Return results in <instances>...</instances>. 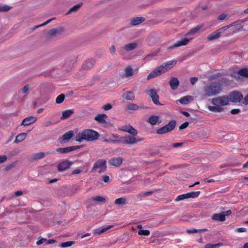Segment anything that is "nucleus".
<instances>
[{
	"label": "nucleus",
	"mask_w": 248,
	"mask_h": 248,
	"mask_svg": "<svg viewBox=\"0 0 248 248\" xmlns=\"http://www.w3.org/2000/svg\"><path fill=\"white\" fill-rule=\"evenodd\" d=\"M176 63V61L174 60L168 61L163 63L162 65L156 67L153 71H152L147 76V79L148 80H150L161 75L168 70L171 69L172 68V65L175 64Z\"/></svg>",
	"instance_id": "f257e3e1"
},
{
	"label": "nucleus",
	"mask_w": 248,
	"mask_h": 248,
	"mask_svg": "<svg viewBox=\"0 0 248 248\" xmlns=\"http://www.w3.org/2000/svg\"><path fill=\"white\" fill-rule=\"evenodd\" d=\"M222 89V85L220 82H212L207 84L203 87V92L205 96L211 97L219 94Z\"/></svg>",
	"instance_id": "f03ea898"
},
{
	"label": "nucleus",
	"mask_w": 248,
	"mask_h": 248,
	"mask_svg": "<svg viewBox=\"0 0 248 248\" xmlns=\"http://www.w3.org/2000/svg\"><path fill=\"white\" fill-rule=\"evenodd\" d=\"M229 101V97L227 96L214 98L212 100V103L214 106H209L208 109L213 112H221L223 110V108L221 106L228 105Z\"/></svg>",
	"instance_id": "7ed1b4c3"
},
{
	"label": "nucleus",
	"mask_w": 248,
	"mask_h": 248,
	"mask_svg": "<svg viewBox=\"0 0 248 248\" xmlns=\"http://www.w3.org/2000/svg\"><path fill=\"white\" fill-rule=\"evenodd\" d=\"M99 133L93 130L86 129L77 134L76 138L77 141L81 142L83 140L93 141L99 138Z\"/></svg>",
	"instance_id": "20e7f679"
},
{
	"label": "nucleus",
	"mask_w": 248,
	"mask_h": 248,
	"mask_svg": "<svg viewBox=\"0 0 248 248\" xmlns=\"http://www.w3.org/2000/svg\"><path fill=\"white\" fill-rule=\"evenodd\" d=\"M64 32L65 29L63 27L53 28L48 31L46 37L47 40H51L54 37L62 35Z\"/></svg>",
	"instance_id": "39448f33"
},
{
	"label": "nucleus",
	"mask_w": 248,
	"mask_h": 248,
	"mask_svg": "<svg viewBox=\"0 0 248 248\" xmlns=\"http://www.w3.org/2000/svg\"><path fill=\"white\" fill-rule=\"evenodd\" d=\"M176 122L175 120H171L165 126L158 128L156 130V133L159 135L165 134L171 131L175 127Z\"/></svg>",
	"instance_id": "423d86ee"
},
{
	"label": "nucleus",
	"mask_w": 248,
	"mask_h": 248,
	"mask_svg": "<svg viewBox=\"0 0 248 248\" xmlns=\"http://www.w3.org/2000/svg\"><path fill=\"white\" fill-rule=\"evenodd\" d=\"M97 169H99L98 172L101 173L105 172L107 169V162L104 159H99L93 164L92 171L94 172Z\"/></svg>",
	"instance_id": "0eeeda50"
},
{
	"label": "nucleus",
	"mask_w": 248,
	"mask_h": 248,
	"mask_svg": "<svg viewBox=\"0 0 248 248\" xmlns=\"http://www.w3.org/2000/svg\"><path fill=\"white\" fill-rule=\"evenodd\" d=\"M119 143H122L124 144H134L137 142H140L142 140L141 139H136L134 137H131L129 135L124 136L121 138L119 140Z\"/></svg>",
	"instance_id": "6e6552de"
},
{
	"label": "nucleus",
	"mask_w": 248,
	"mask_h": 248,
	"mask_svg": "<svg viewBox=\"0 0 248 248\" xmlns=\"http://www.w3.org/2000/svg\"><path fill=\"white\" fill-rule=\"evenodd\" d=\"M138 43L133 42L125 45L124 46L120 48L119 52L121 55H124L125 51H130L135 49L138 46Z\"/></svg>",
	"instance_id": "1a4fd4ad"
},
{
	"label": "nucleus",
	"mask_w": 248,
	"mask_h": 248,
	"mask_svg": "<svg viewBox=\"0 0 248 248\" xmlns=\"http://www.w3.org/2000/svg\"><path fill=\"white\" fill-rule=\"evenodd\" d=\"M242 94L239 92H232L229 94V99L232 102L239 103L243 99Z\"/></svg>",
	"instance_id": "9d476101"
},
{
	"label": "nucleus",
	"mask_w": 248,
	"mask_h": 248,
	"mask_svg": "<svg viewBox=\"0 0 248 248\" xmlns=\"http://www.w3.org/2000/svg\"><path fill=\"white\" fill-rule=\"evenodd\" d=\"M231 76L235 78L237 80H238L240 79V77L248 78V69H241L237 72H233L231 74Z\"/></svg>",
	"instance_id": "9b49d317"
},
{
	"label": "nucleus",
	"mask_w": 248,
	"mask_h": 248,
	"mask_svg": "<svg viewBox=\"0 0 248 248\" xmlns=\"http://www.w3.org/2000/svg\"><path fill=\"white\" fill-rule=\"evenodd\" d=\"M148 94L152 98L153 102L156 105L161 106L159 102V96L157 94L156 91L155 89H152L147 91Z\"/></svg>",
	"instance_id": "f8f14e48"
},
{
	"label": "nucleus",
	"mask_w": 248,
	"mask_h": 248,
	"mask_svg": "<svg viewBox=\"0 0 248 248\" xmlns=\"http://www.w3.org/2000/svg\"><path fill=\"white\" fill-rule=\"evenodd\" d=\"M190 40V39L185 38L181 40L178 41L177 42L173 44L172 46H169L167 48V50L168 51H171L176 47H180L183 46H186L189 43Z\"/></svg>",
	"instance_id": "ddd939ff"
},
{
	"label": "nucleus",
	"mask_w": 248,
	"mask_h": 248,
	"mask_svg": "<svg viewBox=\"0 0 248 248\" xmlns=\"http://www.w3.org/2000/svg\"><path fill=\"white\" fill-rule=\"evenodd\" d=\"M74 136V132L72 130L69 131L64 133L62 137L59 138V141L62 144L63 142H67Z\"/></svg>",
	"instance_id": "4468645a"
},
{
	"label": "nucleus",
	"mask_w": 248,
	"mask_h": 248,
	"mask_svg": "<svg viewBox=\"0 0 248 248\" xmlns=\"http://www.w3.org/2000/svg\"><path fill=\"white\" fill-rule=\"evenodd\" d=\"M79 148V146H72L64 148H58L56 151L59 154H66Z\"/></svg>",
	"instance_id": "2eb2a0df"
},
{
	"label": "nucleus",
	"mask_w": 248,
	"mask_h": 248,
	"mask_svg": "<svg viewBox=\"0 0 248 248\" xmlns=\"http://www.w3.org/2000/svg\"><path fill=\"white\" fill-rule=\"evenodd\" d=\"M72 165V162L69 160H65L60 163L58 166V170L59 171H63L68 169Z\"/></svg>",
	"instance_id": "dca6fc26"
},
{
	"label": "nucleus",
	"mask_w": 248,
	"mask_h": 248,
	"mask_svg": "<svg viewBox=\"0 0 248 248\" xmlns=\"http://www.w3.org/2000/svg\"><path fill=\"white\" fill-rule=\"evenodd\" d=\"M121 130L126 132L132 135L133 136H136L138 134L137 130L135 129L133 126L130 125H126L124 126L121 128Z\"/></svg>",
	"instance_id": "f3484780"
},
{
	"label": "nucleus",
	"mask_w": 248,
	"mask_h": 248,
	"mask_svg": "<svg viewBox=\"0 0 248 248\" xmlns=\"http://www.w3.org/2000/svg\"><path fill=\"white\" fill-rule=\"evenodd\" d=\"M123 160V158L120 157H113L108 160V163L111 166L118 167L122 164Z\"/></svg>",
	"instance_id": "a211bd4d"
},
{
	"label": "nucleus",
	"mask_w": 248,
	"mask_h": 248,
	"mask_svg": "<svg viewBox=\"0 0 248 248\" xmlns=\"http://www.w3.org/2000/svg\"><path fill=\"white\" fill-rule=\"evenodd\" d=\"M37 118L33 116H29L24 119L21 123V125H29L37 121Z\"/></svg>",
	"instance_id": "6ab92c4d"
},
{
	"label": "nucleus",
	"mask_w": 248,
	"mask_h": 248,
	"mask_svg": "<svg viewBox=\"0 0 248 248\" xmlns=\"http://www.w3.org/2000/svg\"><path fill=\"white\" fill-rule=\"evenodd\" d=\"M220 36V32L217 30L209 34L206 38V40L208 41H211L219 38Z\"/></svg>",
	"instance_id": "aec40b11"
},
{
	"label": "nucleus",
	"mask_w": 248,
	"mask_h": 248,
	"mask_svg": "<svg viewBox=\"0 0 248 248\" xmlns=\"http://www.w3.org/2000/svg\"><path fill=\"white\" fill-rule=\"evenodd\" d=\"M169 84L172 90H175L179 86V81L177 78L173 77L170 78Z\"/></svg>",
	"instance_id": "412c9836"
},
{
	"label": "nucleus",
	"mask_w": 248,
	"mask_h": 248,
	"mask_svg": "<svg viewBox=\"0 0 248 248\" xmlns=\"http://www.w3.org/2000/svg\"><path fill=\"white\" fill-rule=\"evenodd\" d=\"M145 20L143 17H136L131 19L130 24L132 26H134L140 24Z\"/></svg>",
	"instance_id": "4be33fe9"
},
{
	"label": "nucleus",
	"mask_w": 248,
	"mask_h": 248,
	"mask_svg": "<svg viewBox=\"0 0 248 248\" xmlns=\"http://www.w3.org/2000/svg\"><path fill=\"white\" fill-rule=\"evenodd\" d=\"M53 152H47L46 153H45L44 152H39V153H36L33 154L31 155V158L32 160H38L41 158H44L46 154V155H49L50 154H52Z\"/></svg>",
	"instance_id": "5701e85b"
},
{
	"label": "nucleus",
	"mask_w": 248,
	"mask_h": 248,
	"mask_svg": "<svg viewBox=\"0 0 248 248\" xmlns=\"http://www.w3.org/2000/svg\"><path fill=\"white\" fill-rule=\"evenodd\" d=\"M124 71V73L123 75V77L130 78L133 77L134 75L133 69L129 66L126 67Z\"/></svg>",
	"instance_id": "b1692460"
},
{
	"label": "nucleus",
	"mask_w": 248,
	"mask_h": 248,
	"mask_svg": "<svg viewBox=\"0 0 248 248\" xmlns=\"http://www.w3.org/2000/svg\"><path fill=\"white\" fill-rule=\"evenodd\" d=\"M122 97L127 100L133 101L135 99V96L133 92L127 91L123 93Z\"/></svg>",
	"instance_id": "393cba45"
},
{
	"label": "nucleus",
	"mask_w": 248,
	"mask_h": 248,
	"mask_svg": "<svg viewBox=\"0 0 248 248\" xmlns=\"http://www.w3.org/2000/svg\"><path fill=\"white\" fill-rule=\"evenodd\" d=\"M211 218L213 220L224 221L225 220V217L222 212L219 214H214L212 216Z\"/></svg>",
	"instance_id": "a878e982"
},
{
	"label": "nucleus",
	"mask_w": 248,
	"mask_h": 248,
	"mask_svg": "<svg viewBox=\"0 0 248 248\" xmlns=\"http://www.w3.org/2000/svg\"><path fill=\"white\" fill-rule=\"evenodd\" d=\"M108 117L107 115L105 114H101L97 115L95 117L94 119L100 124L106 123L105 118Z\"/></svg>",
	"instance_id": "bb28decb"
},
{
	"label": "nucleus",
	"mask_w": 248,
	"mask_h": 248,
	"mask_svg": "<svg viewBox=\"0 0 248 248\" xmlns=\"http://www.w3.org/2000/svg\"><path fill=\"white\" fill-rule=\"evenodd\" d=\"M112 226L109 225L107 226H102L101 227H99L97 229H96L94 230V232L95 233L100 234L101 233H102L106 232V231L109 230L110 229Z\"/></svg>",
	"instance_id": "cd10ccee"
},
{
	"label": "nucleus",
	"mask_w": 248,
	"mask_h": 248,
	"mask_svg": "<svg viewBox=\"0 0 248 248\" xmlns=\"http://www.w3.org/2000/svg\"><path fill=\"white\" fill-rule=\"evenodd\" d=\"M193 100V97L190 95H187L181 98L179 102L183 105H186Z\"/></svg>",
	"instance_id": "c85d7f7f"
},
{
	"label": "nucleus",
	"mask_w": 248,
	"mask_h": 248,
	"mask_svg": "<svg viewBox=\"0 0 248 248\" xmlns=\"http://www.w3.org/2000/svg\"><path fill=\"white\" fill-rule=\"evenodd\" d=\"M74 113L73 109H67L64 110L62 113V116L61 117L62 120L65 119L68 117H69L72 114Z\"/></svg>",
	"instance_id": "c756f323"
},
{
	"label": "nucleus",
	"mask_w": 248,
	"mask_h": 248,
	"mask_svg": "<svg viewBox=\"0 0 248 248\" xmlns=\"http://www.w3.org/2000/svg\"><path fill=\"white\" fill-rule=\"evenodd\" d=\"M114 203L122 206L125 205L127 203L126 199L125 197L119 198L115 200Z\"/></svg>",
	"instance_id": "7c9ffc66"
},
{
	"label": "nucleus",
	"mask_w": 248,
	"mask_h": 248,
	"mask_svg": "<svg viewBox=\"0 0 248 248\" xmlns=\"http://www.w3.org/2000/svg\"><path fill=\"white\" fill-rule=\"evenodd\" d=\"M159 120V117L156 115H151L148 118V122L152 125H155Z\"/></svg>",
	"instance_id": "2f4dec72"
},
{
	"label": "nucleus",
	"mask_w": 248,
	"mask_h": 248,
	"mask_svg": "<svg viewBox=\"0 0 248 248\" xmlns=\"http://www.w3.org/2000/svg\"><path fill=\"white\" fill-rule=\"evenodd\" d=\"M202 25H198L196 27H194L191 30H190L186 34V35H189L191 34H193L197 33L199 31H200L202 28Z\"/></svg>",
	"instance_id": "473e14b6"
},
{
	"label": "nucleus",
	"mask_w": 248,
	"mask_h": 248,
	"mask_svg": "<svg viewBox=\"0 0 248 248\" xmlns=\"http://www.w3.org/2000/svg\"><path fill=\"white\" fill-rule=\"evenodd\" d=\"M27 133H22L18 134L15 140V143H19L24 140L27 136Z\"/></svg>",
	"instance_id": "72a5a7b5"
},
{
	"label": "nucleus",
	"mask_w": 248,
	"mask_h": 248,
	"mask_svg": "<svg viewBox=\"0 0 248 248\" xmlns=\"http://www.w3.org/2000/svg\"><path fill=\"white\" fill-rule=\"evenodd\" d=\"M82 3L74 5L72 8H71L67 12L66 14H70L72 13H75L78 11V10L81 7Z\"/></svg>",
	"instance_id": "f704fd0d"
},
{
	"label": "nucleus",
	"mask_w": 248,
	"mask_h": 248,
	"mask_svg": "<svg viewBox=\"0 0 248 248\" xmlns=\"http://www.w3.org/2000/svg\"><path fill=\"white\" fill-rule=\"evenodd\" d=\"M140 108V107L136 104L131 103L128 105L126 107V110H137Z\"/></svg>",
	"instance_id": "c9c22d12"
},
{
	"label": "nucleus",
	"mask_w": 248,
	"mask_h": 248,
	"mask_svg": "<svg viewBox=\"0 0 248 248\" xmlns=\"http://www.w3.org/2000/svg\"><path fill=\"white\" fill-rule=\"evenodd\" d=\"M94 61L92 60L87 61L83 65V67L85 69H90L94 65Z\"/></svg>",
	"instance_id": "e433bc0d"
},
{
	"label": "nucleus",
	"mask_w": 248,
	"mask_h": 248,
	"mask_svg": "<svg viewBox=\"0 0 248 248\" xmlns=\"http://www.w3.org/2000/svg\"><path fill=\"white\" fill-rule=\"evenodd\" d=\"M91 200L96 202H106V199L104 197L101 196L93 197Z\"/></svg>",
	"instance_id": "4c0bfd02"
},
{
	"label": "nucleus",
	"mask_w": 248,
	"mask_h": 248,
	"mask_svg": "<svg viewBox=\"0 0 248 248\" xmlns=\"http://www.w3.org/2000/svg\"><path fill=\"white\" fill-rule=\"evenodd\" d=\"M200 191H192L187 193L188 199L189 198H196L200 195Z\"/></svg>",
	"instance_id": "58836bf2"
},
{
	"label": "nucleus",
	"mask_w": 248,
	"mask_h": 248,
	"mask_svg": "<svg viewBox=\"0 0 248 248\" xmlns=\"http://www.w3.org/2000/svg\"><path fill=\"white\" fill-rule=\"evenodd\" d=\"M12 7L0 3V12H6L9 11Z\"/></svg>",
	"instance_id": "ea45409f"
},
{
	"label": "nucleus",
	"mask_w": 248,
	"mask_h": 248,
	"mask_svg": "<svg viewBox=\"0 0 248 248\" xmlns=\"http://www.w3.org/2000/svg\"><path fill=\"white\" fill-rule=\"evenodd\" d=\"M65 98V95L64 94H61L58 95L56 99V103L57 104L62 103Z\"/></svg>",
	"instance_id": "a19ab883"
},
{
	"label": "nucleus",
	"mask_w": 248,
	"mask_h": 248,
	"mask_svg": "<svg viewBox=\"0 0 248 248\" xmlns=\"http://www.w3.org/2000/svg\"><path fill=\"white\" fill-rule=\"evenodd\" d=\"M188 199L187 193L180 195L178 196L175 199V202H178L180 201L184 200L185 199Z\"/></svg>",
	"instance_id": "79ce46f5"
},
{
	"label": "nucleus",
	"mask_w": 248,
	"mask_h": 248,
	"mask_svg": "<svg viewBox=\"0 0 248 248\" xmlns=\"http://www.w3.org/2000/svg\"><path fill=\"white\" fill-rule=\"evenodd\" d=\"M55 19V17H53V18H51L48 20H47L44 23H43V24H41V25H39L38 26H35L33 27V30H35V29H37L38 28L40 27H43V26H44L46 25H47V24H48L49 23H50L51 21L54 20Z\"/></svg>",
	"instance_id": "37998d69"
},
{
	"label": "nucleus",
	"mask_w": 248,
	"mask_h": 248,
	"mask_svg": "<svg viewBox=\"0 0 248 248\" xmlns=\"http://www.w3.org/2000/svg\"><path fill=\"white\" fill-rule=\"evenodd\" d=\"M138 234L140 235L148 236L150 234V231L148 230H140Z\"/></svg>",
	"instance_id": "c03bdc74"
},
{
	"label": "nucleus",
	"mask_w": 248,
	"mask_h": 248,
	"mask_svg": "<svg viewBox=\"0 0 248 248\" xmlns=\"http://www.w3.org/2000/svg\"><path fill=\"white\" fill-rule=\"evenodd\" d=\"M233 26H235V23H232L229 25H227V26H224L223 27H222L220 29H218V30L220 32V34H221V33L224 31H225V30H226L227 29H229V28Z\"/></svg>",
	"instance_id": "a18cd8bd"
},
{
	"label": "nucleus",
	"mask_w": 248,
	"mask_h": 248,
	"mask_svg": "<svg viewBox=\"0 0 248 248\" xmlns=\"http://www.w3.org/2000/svg\"><path fill=\"white\" fill-rule=\"evenodd\" d=\"M153 191H147V192H141L139 194V196L141 198L144 197H147V196H149L153 194Z\"/></svg>",
	"instance_id": "49530a36"
},
{
	"label": "nucleus",
	"mask_w": 248,
	"mask_h": 248,
	"mask_svg": "<svg viewBox=\"0 0 248 248\" xmlns=\"http://www.w3.org/2000/svg\"><path fill=\"white\" fill-rule=\"evenodd\" d=\"M220 246L221 244L219 243L216 244H208L204 246V248H218Z\"/></svg>",
	"instance_id": "de8ad7c7"
},
{
	"label": "nucleus",
	"mask_w": 248,
	"mask_h": 248,
	"mask_svg": "<svg viewBox=\"0 0 248 248\" xmlns=\"http://www.w3.org/2000/svg\"><path fill=\"white\" fill-rule=\"evenodd\" d=\"M183 143L182 142H177L175 143L172 144V145H170L168 146V149L169 150L170 149L171 147L174 148H178L179 147H181L183 145Z\"/></svg>",
	"instance_id": "09e8293b"
},
{
	"label": "nucleus",
	"mask_w": 248,
	"mask_h": 248,
	"mask_svg": "<svg viewBox=\"0 0 248 248\" xmlns=\"http://www.w3.org/2000/svg\"><path fill=\"white\" fill-rule=\"evenodd\" d=\"M75 242L74 241H67L66 242L62 243L61 244V246L62 247H69L72 246Z\"/></svg>",
	"instance_id": "8fccbe9b"
},
{
	"label": "nucleus",
	"mask_w": 248,
	"mask_h": 248,
	"mask_svg": "<svg viewBox=\"0 0 248 248\" xmlns=\"http://www.w3.org/2000/svg\"><path fill=\"white\" fill-rule=\"evenodd\" d=\"M189 123L187 122H186L182 124H181L179 127L180 130H182L186 128L188 126Z\"/></svg>",
	"instance_id": "3c124183"
},
{
	"label": "nucleus",
	"mask_w": 248,
	"mask_h": 248,
	"mask_svg": "<svg viewBox=\"0 0 248 248\" xmlns=\"http://www.w3.org/2000/svg\"><path fill=\"white\" fill-rule=\"evenodd\" d=\"M16 164V162H13L12 164H11L9 165H7L4 169L5 170H6V171L9 170H10L12 169L13 167H14L15 166Z\"/></svg>",
	"instance_id": "603ef678"
},
{
	"label": "nucleus",
	"mask_w": 248,
	"mask_h": 248,
	"mask_svg": "<svg viewBox=\"0 0 248 248\" xmlns=\"http://www.w3.org/2000/svg\"><path fill=\"white\" fill-rule=\"evenodd\" d=\"M102 108L105 110H108L112 108V105L109 103H108V104H106L105 105H104L103 106Z\"/></svg>",
	"instance_id": "864d4df0"
},
{
	"label": "nucleus",
	"mask_w": 248,
	"mask_h": 248,
	"mask_svg": "<svg viewBox=\"0 0 248 248\" xmlns=\"http://www.w3.org/2000/svg\"><path fill=\"white\" fill-rule=\"evenodd\" d=\"M156 55V53H151V54H149L148 55H147L145 58V59L147 61H149L153 57H154V56H155Z\"/></svg>",
	"instance_id": "5fc2aeb1"
},
{
	"label": "nucleus",
	"mask_w": 248,
	"mask_h": 248,
	"mask_svg": "<svg viewBox=\"0 0 248 248\" xmlns=\"http://www.w3.org/2000/svg\"><path fill=\"white\" fill-rule=\"evenodd\" d=\"M7 157L6 155H0V163L5 162L7 160Z\"/></svg>",
	"instance_id": "6e6d98bb"
},
{
	"label": "nucleus",
	"mask_w": 248,
	"mask_h": 248,
	"mask_svg": "<svg viewBox=\"0 0 248 248\" xmlns=\"http://www.w3.org/2000/svg\"><path fill=\"white\" fill-rule=\"evenodd\" d=\"M104 142H111L112 143H119L120 142L119 140H113L111 139H105L104 140Z\"/></svg>",
	"instance_id": "4d7b16f0"
},
{
	"label": "nucleus",
	"mask_w": 248,
	"mask_h": 248,
	"mask_svg": "<svg viewBox=\"0 0 248 248\" xmlns=\"http://www.w3.org/2000/svg\"><path fill=\"white\" fill-rule=\"evenodd\" d=\"M191 84L193 85L198 81V78L196 77H192L190 79Z\"/></svg>",
	"instance_id": "13d9d810"
},
{
	"label": "nucleus",
	"mask_w": 248,
	"mask_h": 248,
	"mask_svg": "<svg viewBox=\"0 0 248 248\" xmlns=\"http://www.w3.org/2000/svg\"><path fill=\"white\" fill-rule=\"evenodd\" d=\"M46 239L42 238L36 242V245H40L43 244L44 242H46Z\"/></svg>",
	"instance_id": "bf43d9fd"
},
{
	"label": "nucleus",
	"mask_w": 248,
	"mask_h": 248,
	"mask_svg": "<svg viewBox=\"0 0 248 248\" xmlns=\"http://www.w3.org/2000/svg\"><path fill=\"white\" fill-rule=\"evenodd\" d=\"M109 51L112 54H115V47L114 45H111L110 46Z\"/></svg>",
	"instance_id": "052dcab7"
},
{
	"label": "nucleus",
	"mask_w": 248,
	"mask_h": 248,
	"mask_svg": "<svg viewBox=\"0 0 248 248\" xmlns=\"http://www.w3.org/2000/svg\"><path fill=\"white\" fill-rule=\"evenodd\" d=\"M200 231V230H197L195 229H191V230H187L186 232L189 233H193L198 232Z\"/></svg>",
	"instance_id": "680f3d73"
},
{
	"label": "nucleus",
	"mask_w": 248,
	"mask_h": 248,
	"mask_svg": "<svg viewBox=\"0 0 248 248\" xmlns=\"http://www.w3.org/2000/svg\"><path fill=\"white\" fill-rule=\"evenodd\" d=\"M227 17V15L225 14H222L218 16V19L222 20Z\"/></svg>",
	"instance_id": "e2e57ef3"
},
{
	"label": "nucleus",
	"mask_w": 248,
	"mask_h": 248,
	"mask_svg": "<svg viewBox=\"0 0 248 248\" xmlns=\"http://www.w3.org/2000/svg\"><path fill=\"white\" fill-rule=\"evenodd\" d=\"M236 230L239 232H243L247 231V229L243 227L238 228Z\"/></svg>",
	"instance_id": "0e129e2a"
},
{
	"label": "nucleus",
	"mask_w": 248,
	"mask_h": 248,
	"mask_svg": "<svg viewBox=\"0 0 248 248\" xmlns=\"http://www.w3.org/2000/svg\"><path fill=\"white\" fill-rule=\"evenodd\" d=\"M103 181L105 182V183H107L109 181V177L108 175H105L103 177Z\"/></svg>",
	"instance_id": "69168bd1"
},
{
	"label": "nucleus",
	"mask_w": 248,
	"mask_h": 248,
	"mask_svg": "<svg viewBox=\"0 0 248 248\" xmlns=\"http://www.w3.org/2000/svg\"><path fill=\"white\" fill-rule=\"evenodd\" d=\"M243 104L245 105H248V94L245 96Z\"/></svg>",
	"instance_id": "338daca9"
},
{
	"label": "nucleus",
	"mask_w": 248,
	"mask_h": 248,
	"mask_svg": "<svg viewBox=\"0 0 248 248\" xmlns=\"http://www.w3.org/2000/svg\"><path fill=\"white\" fill-rule=\"evenodd\" d=\"M29 88L28 85L24 86V87L22 89L23 93H26L29 91Z\"/></svg>",
	"instance_id": "774afa93"
}]
</instances>
